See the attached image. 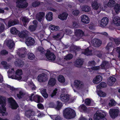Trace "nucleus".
<instances>
[{"label": "nucleus", "instance_id": "f257e3e1", "mask_svg": "<svg viewBox=\"0 0 120 120\" xmlns=\"http://www.w3.org/2000/svg\"><path fill=\"white\" fill-rule=\"evenodd\" d=\"M37 51L39 52L41 55L45 54L47 58L49 60L54 61L55 60L56 56L54 53L53 52H51L49 50H47L45 54V51L44 49L41 46H39L37 48Z\"/></svg>", "mask_w": 120, "mask_h": 120}, {"label": "nucleus", "instance_id": "f03ea898", "mask_svg": "<svg viewBox=\"0 0 120 120\" xmlns=\"http://www.w3.org/2000/svg\"><path fill=\"white\" fill-rule=\"evenodd\" d=\"M63 114L65 118L69 119L74 118L76 113L75 111L71 108H67L64 110Z\"/></svg>", "mask_w": 120, "mask_h": 120}, {"label": "nucleus", "instance_id": "7ed1b4c3", "mask_svg": "<svg viewBox=\"0 0 120 120\" xmlns=\"http://www.w3.org/2000/svg\"><path fill=\"white\" fill-rule=\"evenodd\" d=\"M26 0H18L16 2V7L19 8H24L28 5V4L26 2Z\"/></svg>", "mask_w": 120, "mask_h": 120}, {"label": "nucleus", "instance_id": "20e7f679", "mask_svg": "<svg viewBox=\"0 0 120 120\" xmlns=\"http://www.w3.org/2000/svg\"><path fill=\"white\" fill-rule=\"evenodd\" d=\"M75 35H73L72 38V39L77 41L78 39L75 38L76 37L80 38L84 35V32L82 30L77 29L75 30Z\"/></svg>", "mask_w": 120, "mask_h": 120}, {"label": "nucleus", "instance_id": "39448f33", "mask_svg": "<svg viewBox=\"0 0 120 120\" xmlns=\"http://www.w3.org/2000/svg\"><path fill=\"white\" fill-rule=\"evenodd\" d=\"M22 74V71L21 69H17L15 72V75H12L11 78L12 79L20 80L22 79L21 75Z\"/></svg>", "mask_w": 120, "mask_h": 120}, {"label": "nucleus", "instance_id": "423d86ee", "mask_svg": "<svg viewBox=\"0 0 120 120\" xmlns=\"http://www.w3.org/2000/svg\"><path fill=\"white\" fill-rule=\"evenodd\" d=\"M105 116V113L97 112L94 115V118L95 120H100L102 119L103 120H107L106 118H104Z\"/></svg>", "mask_w": 120, "mask_h": 120}, {"label": "nucleus", "instance_id": "0eeeda50", "mask_svg": "<svg viewBox=\"0 0 120 120\" xmlns=\"http://www.w3.org/2000/svg\"><path fill=\"white\" fill-rule=\"evenodd\" d=\"M8 101L12 109H16L19 107L15 100L12 98H9L8 99Z\"/></svg>", "mask_w": 120, "mask_h": 120}, {"label": "nucleus", "instance_id": "6e6552de", "mask_svg": "<svg viewBox=\"0 0 120 120\" xmlns=\"http://www.w3.org/2000/svg\"><path fill=\"white\" fill-rule=\"evenodd\" d=\"M119 112V110L117 109H110L109 112L110 116L112 118H115L117 117Z\"/></svg>", "mask_w": 120, "mask_h": 120}, {"label": "nucleus", "instance_id": "1a4fd4ad", "mask_svg": "<svg viewBox=\"0 0 120 120\" xmlns=\"http://www.w3.org/2000/svg\"><path fill=\"white\" fill-rule=\"evenodd\" d=\"M109 22V19L106 17H103L101 21L100 24V26L102 27L106 26L108 24Z\"/></svg>", "mask_w": 120, "mask_h": 120}, {"label": "nucleus", "instance_id": "9d476101", "mask_svg": "<svg viewBox=\"0 0 120 120\" xmlns=\"http://www.w3.org/2000/svg\"><path fill=\"white\" fill-rule=\"evenodd\" d=\"M91 43L93 45L96 47H98L101 45L102 42L98 38H94L91 41Z\"/></svg>", "mask_w": 120, "mask_h": 120}, {"label": "nucleus", "instance_id": "9b49d317", "mask_svg": "<svg viewBox=\"0 0 120 120\" xmlns=\"http://www.w3.org/2000/svg\"><path fill=\"white\" fill-rule=\"evenodd\" d=\"M19 20L15 19L13 20L10 19L8 21V26L9 27L14 25L19 24Z\"/></svg>", "mask_w": 120, "mask_h": 120}, {"label": "nucleus", "instance_id": "f8f14e48", "mask_svg": "<svg viewBox=\"0 0 120 120\" xmlns=\"http://www.w3.org/2000/svg\"><path fill=\"white\" fill-rule=\"evenodd\" d=\"M25 114L27 117L30 118L31 116L35 115V112L33 109H30L25 111Z\"/></svg>", "mask_w": 120, "mask_h": 120}, {"label": "nucleus", "instance_id": "ddd939ff", "mask_svg": "<svg viewBox=\"0 0 120 120\" xmlns=\"http://www.w3.org/2000/svg\"><path fill=\"white\" fill-rule=\"evenodd\" d=\"M45 15V13L43 12H41L38 13L36 15V18L38 21L41 22Z\"/></svg>", "mask_w": 120, "mask_h": 120}, {"label": "nucleus", "instance_id": "4468645a", "mask_svg": "<svg viewBox=\"0 0 120 120\" xmlns=\"http://www.w3.org/2000/svg\"><path fill=\"white\" fill-rule=\"evenodd\" d=\"M33 100L37 103L42 102L43 101V99L40 96L38 95L34 96L33 98Z\"/></svg>", "mask_w": 120, "mask_h": 120}, {"label": "nucleus", "instance_id": "2eb2a0df", "mask_svg": "<svg viewBox=\"0 0 120 120\" xmlns=\"http://www.w3.org/2000/svg\"><path fill=\"white\" fill-rule=\"evenodd\" d=\"M25 43L28 46H31L33 45L34 43L35 40L31 37H28L26 40Z\"/></svg>", "mask_w": 120, "mask_h": 120}, {"label": "nucleus", "instance_id": "dca6fc26", "mask_svg": "<svg viewBox=\"0 0 120 120\" xmlns=\"http://www.w3.org/2000/svg\"><path fill=\"white\" fill-rule=\"evenodd\" d=\"M70 99L69 96V95L67 94H61L60 96V99L61 101L65 102H68Z\"/></svg>", "mask_w": 120, "mask_h": 120}, {"label": "nucleus", "instance_id": "f3484780", "mask_svg": "<svg viewBox=\"0 0 120 120\" xmlns=\"http://www.w3.org/2000/svg\"><path fill=\"white\" fill-rule=\"evenodd\" d=\"M81 21L82 22L87 24L90 22V19L86 15H83L81 17Z\"/></svg>", "mask_w": 120, "mask_h": 120}, {"label": "nucleus", "instance_id": "a211bd4d", "mask_svg": "<svg viewBox=\"0 0 120 120\" xmlns=\"http://www.w3.org/2000/svg\"><path fill=\"white\" fill-rule=\"evenodd\" d=\"M15 64L16 66L22 67L24 64V62L22 60L18 59L15 62Z\"/></svg>", "mask_w": 120, "mask_h": 120}, {"label": "nucleus", "instance_id": "6ab92c4d", "mask_svg": "<svg viewBox=\"0 0 120 120\" xmlns=\"http://www.w3.org/2000/svg\"><path fill=\"white\" fill-rule=\"evenodd\" d=\"M102 77L100 75H97L93 80V82L95 84L99 83L102 80Z\"/></svg>", "mask_w": 120, "mask_h": 120}, {"label": "nucleus", "instance_id": "aec40b11", "mask_svg": "<svg viewBox=\"0 0 120 120\" xmlns=\"http://www.w3.org/2000/svg\"><path fill=\"white\" fill-rule=\"evenodd\" d=\"M6 44L11 49L13 48L15 45L14 41L11 39L7 41L6 42Z\"/></svg>", "mask_w": 120, "mask_h": 120}, {"label": "nucleus", "instance_id": "412c9836", "mask_svg": "<svg viewBox=\"0 0 120 120\" xmlns=\"http://www.w3.org/2000/svg\"><path fill=\"white\" fill-rule=\"evenodd\" d=\"M113 22L117 26H120V18L118 16L115 17L113 19Z\"/></svg>", "mask_w": 120, "mask_h": 120}, {"label": "nucleus", "instance_id": "4be33fe9", "mask_svg": "<svg viewBox=\"0 0 120 120\" xmlns=\"http://www.w3.org/2000/svg\"><path fill=\"white\" fill-rule=\"evenodd\" d=\"M74 85L77 89H80L82 85L80 81L78 80H75L74 81Z\"/></svg>", "mask_w": 120, "mask_h": 120}, {"label": "nucleus", "instance_id": "5701e85b", "mask_svg": "<svg viewBox=\"0 0 120 120\" xmlns=\"http://www.w3.org/2000/svg\"><path fill=\"white\" fill-rule=\"evenodd\" d=\"M68 15V14L66 12H64L58 16V18L60 19L64 20L66 19Z\"/></svg>", "mask_w": 120, "mask_h": 120}, {"label": "nucleus", "instance_id": "b1692460", "mask_svg": "<svg viewBox=\"0 0 120 120\" xmlns=\"http://www.w3.org/2000/svg\"><path fill=\"white\" fill-rule=\"evenodd\" d=\"M109 80L108 84L109 86H112L116 81V79L114 77L110 76L109 78Z\"/></svg>", "mask_w": 120, "mask_h": 120}, {"label": "nucleus", "instance_id": "393cba45", "mask_svg": "<svg viewBox=\"0 0 120 120\" xmlns=\"http://www.w3.org/2000/svg\"><path fill=\"white\" fill-rule=\"evenodd\" d=\"M53 14L52 12L48 13L45 16L46 19L48 21H50L52 20L53 18Z\"/></svg>", "mask_w": 120, "mask_h": 120}, {"label": "nucleus", "instance_id": "a878e982", "mask_svg": "<svg viewBox=\"0 0 120 120\" xmlns=\"http://www.w3.org/2000/svg\"><path fill=\"white\" fill-rule=\"evenodd\" d=\"M28 31H23L19 34V37L23 38H26L28 37Z\"/></svg>", "mask_w": 120, "mask_h": 120}, {"label": "nucleus", "instance_id": "bb28decb", "mask_svg": "<svg viewBox=\"0 0 120 120\" xmlns=\"http://www.w3.org/2000/svg\"><path fill=\"white\" fill-rule=\"evenodd\" d=\"M80 111L82 112H86L87 111V108L86 105L82 104L80 106L79 108Z\"/></svg>", "mask_w": 120, "mask_h": 120}, {"label": "nucleus", "instance_id": "cd10ccee", "mask_svg": "<svg viewBox=\"0 0 120 120\" xmlns=\"http://www.w3.org/2000/svg\"><path fill=\"white\" fill-rule=\"evenodd\" d=\"M11 34H13L17 35L19 34L20 32L15 27H12L10 30Z\"/></svg>", "mask_w": 120, "mask_h": 120}, {"label": "nucleus", "instance_id": "c85d7f7f", "mask_svg": "<svg viewBox=\"0 0 120 120\" xmlns=\"http://www.w3.org/2000/svg\"><path fill=\"white\" fill-rule=\"evenodd\" d=\"M114 7V9L116 13H119L120 11V4L117 3Z\"/></svg>", "mask_w": 120, "mask_h": 120}, {"label": "nucleus", "instance_id": "c756f323", "mask_svg": "<svg viewBox=\"0 0 120 120\" xmlns=\"http://www.w3.org/2000/svg\"><path fill=\"white\" fill-rule=\"evenodd\" d=\"M56 83V80L54 78H51L48 82V85L51 86H54Z\"/></svg>", "mask_w": 120, "mask_h": 120}, {"label": "nucleus", "instance_id": "7c9ffc66", "mask_svg": "<svg viewBox=\"0 0 120 120\" xmlns=\"http://www.w3.org/2000/svg\"><path fill=\"white\" fill-rule=\"evenodd\" d=\"M93 51L92 49H89V48L88 47L85 50V51L83 53L84 54L87 56L91 55V52Z\"/></svg>", "mask_w": 120, "mask_h": 120}, {"label": "nucleus", "instance_id": "2f4dec72", "mask_svg": "<svg viewBox=\"0 0 120 120\" xmlns=\"http://www.w3.org/2000/svg\"><path fill=\"white\" fill-rule=\"evenodd\" d=\"M38 81L40 82H44L45 80V77L41 74H40L38 75L37 77Z\"/></svg>", "mask_w": 120, "mask_h": 120}, {"label": "nucleus", "instance_id": "473e14b6", "mask_svg": "<svg viewBox=\"0 0 120 120\" xmlns=\"http://www.w3.org/2000/svg\"><path fill=\"white\" fill-rule=\"evenodd\" d=\"M115 3L114 0H109L107 4V6L109 7H112L116 4Z\"/></svg>", "mask_w": 120, "mask_h": 120}, {"label": "nucleus", "instance_id": "72a5a7b5", "mask_svg": "<svg viewBox=\"0 0 120 120\" xmlns=\"http://www.w3.org/2000/svg\"><path fill=\"white\" fill-rule=\"evenodd\" d=\"M6 98L5 97L0 96V104L1 105L6 104Z\"/></svg>", "mask_w": 120, "mask_h": 120}, {"label": "nucleus", "instance_id": "f704fd0d", "mask_svg": "<svg viewBox=\"0 0 120 120\" xmlns=\"http://www.w3.org/2000/svg\"><path fill=\"white\" fill-rule=\"evenodd\" d=\"M92 7L94 9L96 10L98 9L99 8L98 4L96 1H94L92 3Z\"/></svg>", "mask_w": 120, "mask_h": 120}, {"label": "nucleus", "instance_id": "c9c22d12", "mask_svg": "<svg viewBox=\"0 0 120 120\" xmlns=\"http://www.w3.org/2000/svg\"><path fill=\"white\" fill-rule=\"evenodd\" d=\"M82 11H83L88 12L90 10V8L88 6L85 5L82 7Z\"/></svg>", "mask_w": 120, "mask_h": 120}, {"label": "nucleus", "instance_id": "e433bc0d", "mask_svg": "<svg viewBox=\"0 0 120 120\" xmlns=\"http://www.w3.org/2000/svg\"><path fill=\"white\" fill-rule=\"evenodd\" d=\"M58 80L60 82L62 83H64L65 81L64 77L62 75H60L58 76Z\"/></svg>", "mask_w": 120, "mask_h": 120}, {"label": "nucleus", "instance_id": "4c0bfd02", "mask_svg": "<svg viewBox=\"0 0 120 120\" xmlns=\"http://www.w3.org/2000/svg\"><path fill=\"white\" fill-rule=\"evenodd\" d=\"M28 58L30 60H33L34 59L35 56L34 54L31 52H29L27 54Z\"/></svg>", "mask_w": 120, "mask_h": 120}, {"label": "nucleus", "instance_id": "58836bf2", "mask_svg": "<svg viewBox=\"0 0 120 120\" xmlns=\"http://www.w3.org/2000/svg\"><path fill=\"white\" fill-rule=\"evenodd\" d=\"M83 59H79L76 60L75 64L77 65L81 66L83 64Z\"/></svg>", "mask_w": 120, "mask_h": 120}, {"label": "nucleus", "instance_id": "ea45409f", "mask_svg": "<svg viewBox=\"0 0 120 120\" xmlns=\"http://www.w3.org/2000/svg\"><path fill=\"white\" fill-rule=\"evenodd\" d=\"M100 85L97 86V88L99 89H101V88L106 87L107 86L106 83L104 82H101L100 84Z\"/></svg>", "mask_w": 120, "mask_h": 120}, {"label": "nucleus", "instance_id": "a19ab883", "mask_svg": "<svg viewBox=\"0 0 120 120\" xmlns=\"http://www.w3.org/2000/svg\"><path fill=\"white\" fill-rule=\"evenodd\" d=\"M36 29V26L34 25H31L28 27V30L30 32H34Z\"/></svg>", "mask_w": 120, "mask_h": 120}, {"label": "nucleus", "instance_id": "79ce46f5", "mask_svg": "<svg viewBox=\"0 0 120 120\" xmlns=\"http://www.w3.org/2000/svg\"><path fill=\"white\" fill-rule=\"evenodd\" d=\"M22 21L23 23V24L25 26L26 25L29 21V19L25 17H24L22 19Z\"/></svg>", "mask_w": 120, "mask_h": 120}, {"label": "nucleus", "instance_id": "37998d69", "mask_svg": "<svg viewBox=\"0 0 120 120\" xmlns=\"http://www.w3.org/2000/svg\"><path fill=\"white\" fill-rule=\"evenodd\" d=\"M110 102L109 103V105L110 106H114L116 104V102L114 99H112L110 100Z\"/></svg>", "mask_w": 120, "mask_h": 120}, {"label": "nucleus", "instance_id": "c03bdc74", "mask_svg": "<svg viewBox=\"0 0 120 120\" xmlns=\"http://www.w3.org/2000/svg\"><path fill=\"white\" fill-rule=\"evenodd\" d=\"M50 117L53 120H61V118L59 116L52 115Z\"/></svg>", "mask_w": 120, "mask_h": 120}, {"label": "nucleus", "instance_id": "a18cd8bd", "mask_svg": "<svg viewBox=\"0 0 120 120\" xmlns=\"http://www.w3.org/2000/svg\"><path fill=\"white\" fill-rule=\"evenodd\" d=\"M73 56L72 55L71 53L68 54L66 56L64 57V59L67 60H70L72 59L73 57Z\"/></svg>", "mask_w": 120, "mask_h": 120}, {"label": "nucleus", "instance_id": "49530a36", "mask_svg": "<svg viewBox=\"0 0 120 120\" xmlns=\"http://www.w3.org/2000/svg\"><path fill=\"white\" fill-rule=\"evenodd\" d=\"M40 4V3L39 1H35L32 3V5L34 7H38Z\"/></svg>", "mask_w": 120, "mask_h": 120}, {"label": "nucleus", "instance_id": "de8ad7c7", "mask_svg": "<svg viewBox=\"0 0 120 120\" xmlns=\"http://www.w3.org/2000/svg\"><path fill=\"white\" fill-rule=\"evenodd\" d=\"M98 94L99 96L101 97H104L106 96L105 94L101 90H99Z\"/></svg>", "mask_w": 120, "mask_h": 120}, {"label": "nucleus", "instance_id": "09e8293b", "mask_svg": "<svg viewBox=\"0 0 120 120\" xmlns=\"http://www.w3.org/2000/svg\"><path fill=\"white\" fill-rule=\"evenodd\" d=\"M24 95L22 91H20L19 92V93L17 94V96L19 98L21 99L22 98Z\"/></svg>", "mask_w": 120, "mask_h": 120}, {"label": "nucleus", "instance_id": "8fccbe9b", "mask_svg": "<svg viewBox=\"0 0 120 120\" xmlns=\"http://www.w3.org/2000/svg\"><path fill=\"white\" fill-rule=\"evenodd\" d=\"M91 102V100L89 98H87L85 100V104L87 106H90Z\"/></svg>", "mask_w": 120, "mask_h": 120}, {"label": "nucleus", "instance_id": "3c124183", "mask_svg": "<svg viewBox=\"0 0 120 120\" xmlns=\"http://www.w3.org/2000/svg\"><path fill=\"white\" fill-rule=\"evenodd\" d=\"M57 105L56 108L57 109L59 110L62 106V103L58 101H57Z\"/></svg>", "mask_w": 120, "mask_h": 120}, {"label": "nucleus", "instance_id": "603ef678", "mask_svg": "<svg viewBox=\"0 0 120 120\" xmlns=\"http://www.w3.org/2000/svg\"><path fill=\"white\" fill-rule=\"evenodd\" d=\"M0 33L3 32L5 29V26L2 23H0Z\"/></svg>", "mask_w": 120, "mask_h": 120}, {"label": "nucleus", "instance_id": "864d4df0", "mask_svg": "<svg viewBox=\"0 0 120 120\" xmlns=\"http://www.w3.org/2000/svg\"><path fill=\"white\" fill-rule=\"evenodd\" d=\"M113 41L116 45H119L120 44V39L114 38Z\"/></svg>", "mask_w": 120, "mask_h": 120}, {"label": "nucleus", "instance_id": "5fc2aeb1", "mask_svg": "<svg viewBox=\"0 0 120 120\" xmlns=\"http://www.w3.org/2000/svg\"><path fill=\"white\" fill-rule=\"evenodd\" d=\"M57 89L56 88H55L54 90L51 95V97H53L55 96L57 93Z\"/></svg>", "mask_w": 120, "mask_h": 120}, {"label": "nucleus", "instance_id": "6e6d98bb", "mask_svg": "<svg viewBox=\"0 0 120 120\" xmlns=\"http://www.w3.org/2000/svg\"><path fill=\"white\" fill-rule=\"evenodd\" d=\"M89 65L91 66H95L96 65V63L94 60L89 61L88 62Z\"/></svg>", "mask_w": 120, "mask_h": 120}, {"label": "nucleus", "instance_id": "4d7b16f0", "mask_svg": "<svg viewBox=\"0 0 120 120\" xmlns=\"http://www.w3.org/2000/svg\"><path fill=\"white\" fill-rule=\"evenodd\" d=\"M90 68L92 70L97 71L99 70L100 67L99 66H95L92 67Z\"/></svg>", "mask_w": 120, "mask_h": 120}, {"label": "nucleus", "instance_id": "13d9d810", "mask_svg": "<svg viewBox=\"0 0 120 120\" xmlns=\"http://www.w3.org/2000/svg\"><path fill=\"white\" fill-rule=\"evenodd\" d=\"M8 52L5 50H3L1 51L0 54L2 55H5L8 54Z\"/></svg>", "mask_w": 120, "mask_h": 120}, {"label": "nucleus", "instance_id": "bf43d9fd", "mask_svg": "<svg viewBox=\"0 0 120 120\" xmlns=\"http://www.w3.org/2000/svg\"><path fill=\"white\" fill-rule=\"evenodd\" d=\"M107 63V62L105 61L102 62L101 65V67L102 69H103L105 68V66Z\"/></svg>", "mask_w": 120, "mask_h": 120}, {"label": "nucleus", "instance_id": "052dcab7", "mask_svg": "<svg viewBox=\"0 0 120 120\" xmlns=\"http://www.w3.org/2000/svg\"><path fill=\"white\" fill-rule=\"evenodd\" d=\"M79 11L77 10H74L72 12V14L75 15L77 16L79 14Z\"/></svg>", "mask_w": 120, "mask_h": 120}, {"label": "nucleus", "instance_id": "680f3d73", "mask_svg": "<svg viewBox=\"0 0 120 120\" xmlns=\"http://www.w3.org/2000/svg\"><path fill=\"white\" fill-rule=\"evenodd\" d=\"M116 52L118 53V57L120 59V47H118L116 48Z\"/></svg>", "mask_w": 120, "mask_h": 120}, {"label": "nucleus", "instance_id": "e2e57ef3", "mask_svg": "<svg viewBox=\"0 0 120 120\" xmlns=\"http://www.w3.org/2000/svg\"><path fill=\"white\" fill-rule=\"evenodd\" d=\"M38 108L41 109H44V108L43 105L41 104H39L37 105Z\"/></svg>", "mask_w": 120, "mask_h": 120}, {"label": "nucleus", "instance_id": "0e129e2a", "mask_svg": "<svg viewBox=\"0 0 120 120\" xmlns=\"http://www.w3.org/2000/svg\"><path fill=\"white\" fill-rule=\"evenodd\" d=\"M72 26L75 28H77L78 27V25L76 22H73Z\"/></svg>", "mask_w": 120, "mask_h": 120}, {"label": "nucleus", "instance_id": "69168bd1", "mask_svg": "<svg viewBox=\"0 0 120 120\" xmlns=\"http://www.w3.org/2000/svg\"><path fill=\"white\" fill-rule=\"evenodd\" d=\"M112 46V43H108L106 47V49L107 50H109L110 49L109 47Z\"/></svg>", "mask_w": 120, "mask_h": 120}, {"label": "nucleus", "instance_id": "338daca9", "mask_svg": "<svg viewBox=\"0 0 120 120\" xmlns=\"http://www.w3.org/2000/svg\"><path fill=\"white\" fill-rule=\"evenodd\" d=\"M55 26L51 24L49 26V28L52 31H54L55 30Z\"/></svg>", "mask_w": 120, "mask_h": 120}, {"label": "nucleus", "instance_id": "774afa93", "mask_svg": "<svg viewBox=\"0 0 120 120\" xmlns=\"http://www.w3.org/2000/svg\"><path fill=\"white\" fill-rule=\"evenodd\" d=\"M65 32L67 33V35H69L72 33V31L70 30L66 29Z\"/></svg>", "mask_w": 120, "mask_h": 120}]
</instances>
